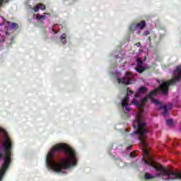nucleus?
Returning <instances> with one entry per match:
<instances>
[{
    "mask_svg": "<svg viewBox=\"0 0 181 181\" xmlns=\"http://www.w3.org/2000/svg\"><path fill=\"white\" fill-rule=\"evenodd\" d=\"M47 169L64 175L70 168L77 165V153L66 144H57L48 152L46 157Z\"/></svg>",
    "mask_w": 181,
    "mask_h": 181,
    "instance_id": "f257e3e1",
    "label": "nucleus"
},
{
    "mask_svg": "<svg viewBox=\"0 0 181 181\" xmlns=\"http://www.w3.org/2000/svg\"><path fill=\"white\" fill-rule=\"evenodd\" d=\"M131 94H134V92L131 91L129 88H127V95L122 100V107L125 114H128V112L131 111V107H129L131 104L129 103V95H131Z\"/></svg>",
    "mask_w": 181,
    "mask_h": 181,
    "instance_id": "f03ea898",
    "label": "nucleus"
},
{
    "mask_svg": "<svg viewBox=\"0 0 181 181\" xmlns=\"http://www.w3.org/2000/svg\"><path fill=\"white\" fill-rule=\"evenodd\" d=\"M117 81L119 83H122V84H132L134 81H135L134 78V75L129 72L126 73V76L123 77L122 78H117Z\"/></svg>",
    "mask_w": 181,
    "mask_h": 181,
    "instance_id": "7ed1b4c3",
    "label": "nucleus"
},
{
    "mask_svg": "<svg viewBox=\"0 0 181 181\" xmlns=\"http://www.w3.org/2000/svg\"><path fill=\"white\" fill-rule=\"evenodd\" d=\"M0 19L1 21H3V23H0V25H4L6 28H7L8 30H13L18 29L17 23L6 21L2 17H0Z\"/></svg>",
    "mask_w": 181,
    "mask_h": 181,
    "instance_id": "20e7f679",
    "label": "nucleus"
},
{
    "mask_svg": "<svg viewBox=\"0 0 181 181\" xmlns=\"http://www.w3.org/2000/svg\"><path fill=\"white\" fill-rule=\"evenodd\" d=\"M145 28V21H141L140 23L136 24L133 23L130 25L129 30L132 31L136 30L137 33L139 35L141 33L140 30H142Z\"/></svg>",
    "mask_w": 181,
    "mask_h": 181,
    "instance_id": "39448f33",
    "label": "nucleus"
},
{
    "mask_svg": "<svg viewBox=\"0 0 181 181\" xmlns=\"http://www.w3.org/2000/svg\"><path fill=\"white\" fill-rule=\"evenodd\" d=\"M145 66H144V63L142 62V60L141 59H137V67L136 68V70L139 73H142L145 70Z\"/></svg>",
    "mask_w": 181,
    "mask_h": 181,
    "instance_id": "423d86ee",
    "label": "nucleus"
},
{
    "mask_svg": "<svg viewBox=\"0 0 181 181\" xmlns=\"http://www.w3.org/2000/svg\"><path fill=\"white\" fill-rule=\"evenodd\" d=\"M144 93H146V88L141 86L138 90V93L134 95L135 98H138L139 94H144Z\"/></svg>",
    "mask_w": 181,
    "mask_h": 181,
    "instance_id": "0eeeda50",
    "label": "nucleus"
},
{
    "mask_svg": "<svg viewBox=\"0 0 181 181\" xmlns=\"http://www.w3.org/2000/svg\"><path fill=\"white\" fill-rule=\"evenodd\" d=\"M45 6L42 4H37L35 6H34L33 9L35 12H39V10L43 11L45 9Z\"/></svg>",
    "mask_w": 181,
    "mask_h": 181,
    "instance_id": "6e6552de",
    "label": "nucleus"
},
{
    "mask_svg": "<svg viewBox=\"0 0 181 181\" xmlns=\"http://www.w3.org/2000/svg\"><path fill=\"white\" fill-rule=\"evenodd\" d=\"M5 35H8V32L4 33L0 31V42H2L4 40H5Z\"/></svg>",
    "mask_w": 181,
    "mask_h": 181,
    "instance_id": "1a4fd4ad",
    "label": "nucleus"
},
{
    "mask_svg": "<svg viewBox=\"0 0 181 181\" xmlns=\"http://www.w3.org/2000/svg\"><path fill=\"white\" fill-rule=\"evenodd\" d=\"M159 110H163V115H168V107H166V105L164 106H160L159 107Z\"/></svg>",
    "mask_w": 181,
    "mask_h": 181,
    "instance_id": "9d476101",
    "label": "nucleus"
},
{
    "mask_svg": "<svg viewBox=\"0 0 181 181\" xmlns=\"http://www.w3.org/2000/svg\"><path fill=\"white\" fill-rule=\"evenodd\" d=\"M153 177H156V176L152 175L149 173H146L145 174V179H146L147 180H149L151 179H153Z\"/></svg>",
    "mask_w": 181,
    "mask_h": 181,
    "instance_id": "9b49d317",
    "label": "nucleus"
},
{
    "mask_svg": "<svg viewBox=\"0 0 181 181\" xmlns=\"http://www.w3.org/2000/svg\"><path fill=\"white\" fill-rule=\"evenodd\" d=\"M46 15H49V14H46V13H45L44 15L37 14L36 19H38V21H41L42 19H45V18H46Z\"/></svg>",
    "mask_w": 181,
    "mask_h": 181,
    "instance_id": "f8f14e48",
    "label": "nucleus"
},
{
    "mask_svg": "<svg viewBox=\"0 0 181 181\" xmlns=\"http://www.w3.org/2000/svg\"><path fill=\"white\" fill-rule=\"evenodd\" d=\"M66 34H62L61 36V39L63 45H66V43H67V42L66 41Z\"/></svg>",
    "mask_w": 181,
    "mask_h": 181,
    "instance_id": "ddd939ff",
    "label": "nucleus"
},
{
    "mask_svg": "<svg viewBox=\"0 0 181 181\" xmlns=\"http://www.w3.org/2000/svg\"><path fill=\"white\" fill-rule=\"evenodd\" d=\"M167 124L169 127H172V125H173V120L172 119H169L167 120Z\"/></svg>",
    "mask_w": 181,
    "mask_h": 181,
    "instance_id": "4468645a",
    "label": "nucleus"
},
{
    "mask_svg": "<svg viewBox=\"0 0 181 181\" xmlns=\"http://www.w3.org/2000/svg\"><path fill=\"white\" fill-rule=\"evenodd\" d=\"M130 158H136V154L135 153H131Z\"/></svg>",
    "mask_w": 181,
    "mask_h": 181,
    "instance_id": "2eb2a0df",
    "label": "nucleus"
},
{
    "mask_svg": "<svg viewBox=\"0 0 181 181\" xmlns=\"http://www.w3.org/2000/svg\"><path fill=\"white\" fill-rule=\"evenodd\" d=\"M57 28H62V25H55L54 26L53 30H54V29Z\"/></svg>",
    "mask_w": 181,
    "mask_h": 181,
    "instance_id": "dca6fc26",
    "label": "nucleus"
},
{
    "mask_svg": "<svg viewBox=\"0 0 181 181\" xmlns=\"http://www.w3.org/2000/svg\"><path fill=\"white\" fill-rule=\"evenodd\" d=\"M144 36H148V35H149V31H145L144 33Z\"/></svg>",
    "mask_w": 181,
    "mask_h": 181,
    "instance_id": "f3484780",
    "label": "nucleus"
},
{
    "mask_svg": "<svg viewBox=\"0 0 181 181\" xmlns=\"http://www.w3.org/2000/svg\"><path fill=\"white\" fill-rule=\"evenodd\" d=\"M136 46H137V47H139V46H141V44L140 43H137V44H136Z\"/></svg>",
    "mask_w": 181,
    "mask_h": 181,
    "instance_id": "a211bd4d",
    "label": "nucleus"
},
{
    "mask_svg": "<svg viewBox=\"0 0 181 181\" xmlns=\"http://www.w3.org/2000/svg\"><path fill=\"white\" fill-rule=\"evenodd\" d=\"M131 148H132V146H129L127 149H131Z\"/></svg>",
    "mask_w": 181,
    "mask_h": 181,
    "instance_id": "6ab92c4d",
    "label": "nucleus"
},
{
    "mask_svg": "<svg viewBox=\"0 0 181 181\" xmlns=\"http://www.w3.org/2000/svg\"><path fill=\"white\" fill-rule=\"evenodd\" d=\"M117 74H119V72H117Z\"/></svg>",
    "mask_w": 181,
    "mask_h": 181,
    "instance_id": "aec40b11",
    "label": "nucleus"
},
{
    "mask_svg": "<svg viewBox=\"0 0 181 181\" xmlns=\"http://www.w3.org/2000/svg\"><path fill=\"white\" fill-rule=\"evenodd\" d=\"M116 57H119V56H117Z\"/></svg>",
    "mask_w": 181,
    "mask_h": 181,
    "instance_id": "412c9836",
    "label": "nucleus"
}]
</instances>
